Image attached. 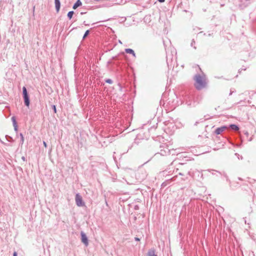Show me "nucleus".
I'll use <instances>...</instances> for the list:
<instances>
[{
  "label": "nucleus",
  "mask_w": 256,
  "mask_h": 256,
  "mask_svg": "<svg viewBox=\"0 0 256 256\" xmlns=\"http://www.w3.org/2000/svg\"><path fill=\"white\" fill-rule=\"evenodd\" d=\"M194 80L195 81L194 86L198 90H200L206 86V82L205 76L197 74L195 75Z\"/></svg>",
  "instance_id": "obj_1"
},
{
  "label": "nucleus",
  "mask_w": 256,
  "mask_h": 256,
  "mask_svg": "<svg viewBox=\"0 0 256 256\" xmlns=\"http://www.w3.org/2000/svg\"><path fill=\"white\" fill-rule=\"evenodd\" d=\"M160 148H161L160 152L156 154L154 156H156L158 154L164 156L170 154L171 150L168 149L167 146L162 145L160 146Z\"/></svg>",
  "instance_id": "obj_2"
},
{
  "label": "nucleus",
  "mask_w": 256,
  "mask_h": 256,
  "mask_svg": "<svg viewBox=\"0 0 256 256\" xmlns=\"http://www.w3.org/2000/svg\"><path fill=\"white\" fill-rule=\"evenodd\" d=\"M22 96L24 100V104L28 108L30 104V100L28 92L25 86H24L22 88Z\"/></svg>",
  "instance_id": "obj_3"
},
{
  "label": "nucleus",
  "mask_w": 256,
  "mask_h": 256,
  "mask_svg": "<svg viewBox=\"0 0 256 256\" xmlns=\"http://www.w3.org/2000/svg\"><path fill=\"white\" fill-rule=\"evenodd\" d=\"M76 203L78 206H82L85 205L84 202L82 200V196L79 194L76 195Z\"/></svg>",
  "instance_id": "obj_4"
},
{
  "label": "nucleus",
  "mask_w": 256,
  "mask_h": 256,
  "mask_svg": "<svg viewBox=\"0 0 256 256\" xmlns=\"http://www.w3.org/2000/svg\"><path fill=\"white\" fill-rule=\"evenodd\" d=\"M80 235L82 238V242L86 246H88V240L86 234L84 233V232H81Z\"/></svg>",
  "instance_id": "obj_5"
},
{
  "label": "nucleus",
  "mask_w": 256,
  "mask_h": 256,
  "mask_svg": "<svg viewBox=\"0 0 256 256\" xmlns=\"http://www.w3.org/2000/svg\"><path fill=\"white\" fill-rule=\"evenodd\" d=\"M226 128H227V126H222L221 127L218 128L215 130V133L216 134H220Z\"/></svg>",
  "instance_id": "obj_6"
},
{
  "label": "nucleus",
  "mask_w": 256,
  "mask_h": 256,
  "mask_svg": "<svg viewBox=\"0 0 256 256\" xmlns=\"http://www.w3.org/2000/svg\"><path fill=\"white\" fill-rule=\"evenodd\" d=\"M55 7L56 12H58L60 7V0H54Z\"/></svg>",
  "instance_id": "obj_7"
},
{
  "label": "nucleus",
  "mask_w": 256,
  "mask_h": 256,
  "mask_svg": "<svg viewBox=\"0 0 256 256\" xmlns=\"http://www.w3.org/2000/svg\"><path fill=\"white\" fill-rule=\"evenodd\" d=\"M147 256H157L155 254V250L154 248H152L150 250L147 254Z\"/></svg>",
  "instance_id": "obj_8"
},
{
  "label": "nucleus",
  "mask_w": 256,
  "mask_h": 256,
  "mask_svg": "<svg viewBox=\"0 0 256 256\" xmlns=\"http://www.w3.org/2000/svg\"><path fill=\"white\" fill-rule=\"evenodd\" d=\"M125 52L128 54H132L134 56L136 57V54L134 50L131 48L125 49Z\"/></svg>",
  "instance_id": "obj_9"
},
{
  "label": "nucleus",
  "mask_w": 256,
  "mask_h": 256,
  "mask_svg": "<svg viewBox=\"0 0 256 256\" xmlns=\"http://www.w3.org/2000/svg\"><path fill=\"white\" fill-rule=\"evenodd\" d=\"M82 3L80 0H78L74 4L72 8L74 9H76L78 7L80 6Z\"/></svg>",
  "instance_id": "obj_10"
},
{
  "label": "nucleus",
  "mask_w": 256,
  "mask_h": 256,
  "mask_svg": "<svg viewBox=\"0 0 256 256\" xmlns=\"http://www.w3.org/2000/svg\"><path fill=\"white\" fill-rule=\"evenodd\" d=\"M230 128L235 131H237L239 130V128L238 126L234 124H232L230 125Z\"/></svg>",
  "instance_id": "obj_11"
},
{
  "label": "nucleus",
  "mask_w": 256,
  "mask_h": 256,
  "mask_svg": "<svg viewBox=\"0 0 256 256\" xmlns=\"http://www.w3.org/2000/svg\"><path fill=\"white\" fill-rule=\"evenodd\" d=\"M74 14V11H70L68 12L67 16L70 20L72 18Z\"/></svg>",
  "instance_id": "obj_12"
},
{
  "label": "nucleus",
  "mask_w": 256,
  "mask_h": 256,
  "mask_svg": "<svg viewBox=\"0 0 256 256\" xmlns=\"http://www.w3.org/2000/svg\"><path fill=\"white\" fill-rule=\"evenodd\" d=\"M190 46L192 47H193L194 50H196V42L194 40V39L192 40L191 43H190Z\"/></svg>",
  "instance_id": "obj_13"
},
{
  "label": "nucleus",
  "mask_w": 256,
  "mask_h": 256,
  "mask_svg": "<svg viewBox=\"0 0 256 256\" xmlns=\"http://www.w3.org/2000/svg\"><path fill=\"white\" fill-rule=\"evenodd\" d=\"M12 122L13 126L17 125V123L16 122V118L14 116H12Z\"/></svg>",
  "instance_id": "obj_14"
},
{
  "label": "nucleus",
  "mask_w": 256,
  "mask_h": 256,
  "mask_svg": "<svg viewBox=\"0 0 256 256\" xmlns=\"http://www.w3.org/2000/svg\"><path fill=\"white\" fill-rule=\"evenodd\" d=\"M20 142L22 144H23L24 142V137L23 134L22 133H20Z\"/></svg>",
  "instance_id": "obj_15"
},
{
  "label": "nucleus",
  "mask_w": 256,
  "mask_h": 256,
  "mask_svg": "<svg viewBox=\"0 0 256 256\" xmlns=\"http://www.w3.org/2000/svg\"><path fill=\"white\" fill-rule=\"evenodd\" d=\"M89 33H90V30H87L85 32V33H84V35L83 36V39H84L89 34Z\"/></svg>",
  "instance_id": "obj_16"
},
{
  "label": "nucleus",
  "mask_w": 256,
  "mask_h": 256,
  "mask_svg": "<svg viewBox=\"0 0 256 256\" xmlns=\"http://www.w3.org/2000/svg\"><path fill=\"white\" fill-rule=\"evenodd\" d=\"M105 82L106 83H108L109 84H112V80L111 79H106Z\"/></svg>",
  "instance_id": "obj_17"
},
{
  "label": "nucleus",
  "mask_w": 256,
  "mask_h": 256,
  "mask_svg": "<svg viewBox=\"0 0 256 256\" xmlns=\"http://www.w3.org/2000/svg\"><path fill=\"white\" fill-rule=\"evenodd\" d=\"M52 109L54 111V113H56V106L55 105H52Z\"/></svg>",
  "instance_id": "obj_18"
},
{
  "label": "nucleus",
  "mask_w": 256,
  "mask_h": 256,
  "mask_svg": "<svg viewBox=\"0 0 256 256\" xmlns=\"http://www.w3.org/2000/svg\"><path fill=\"white\" fill-rule=\"evenodd\" d=\"M14 127V130L16 132H18V125H15V126H13Z\"/></svg>",
  "instance_id": "obj_19"
},
{
  "label": "nucleus",
  "mask_w": 256,
  "mask_h": 256,
  "mask_svg": "<svg viewBox=\"0 0 256 256\" xmlns=\"http://www.w3.org/2000/svg\"><path fill=\"white\" fill-rule=\"evenodd\" d=\"M134 240H136V241H140V239L137 237H136L134 238Z\"/></svg>",
  "instance_id": "obj_20"
},
{
  "label": "nucleus",
  "mask_w": 256,
  "mask_h": 256,
  "mask_svg": "<svg viewBox=\"0 0 256 256\" xmlns=\"http://www.w3.org/2000/svg\"><path fill=\"white\" fill-rule=\"evenodd\" d=\"M43 144H44V146L46 148V143L44 141L43 142Z\"/></svg>",
  "instance_id": "obj_21"
},
{
  "label": "nucleus",
  "mask_w": 256,
  "mask_h": 256,
  "mask_svg": "<svg viewBox=\"0 0 256 256\" xmlns=\"http://www.w3.org/2000/svg\"><path fill=\"white\" fill-rule=\"evenodd\" d=\"M235 155H236V156H238V159H240V155H239L238 154L236 153V154H235Z\"/></svg>",
  "instance_id": "obj_22"
},
{
  "label": "nucleus",
  "mask_w": 256,
  "mask_h": 256,
  "mask_svg": "<svg viewBox=\"0 0 256 256\" xmlns=\"http://www.w3.org/2000/svg\"><path fill=\"white\" fill-rule=\"evenodd\" d=\"M13 256H17V253L16 252H14L13 254Z\"/></svg>",
  "instance_id": "obj_23"
},
{
  "label": "nucleus",
  "mask_w": 256,
  "mask_h": 256,
  "mask_svg": "<svg viewBox=\"0 0 256 256\" xmlns=\"http://www.w3.org/2000/svg\"><path fill=\"white\" fill-rule=\"evenodd\" d=\"M22 159L24 160V161H25L26 160V158L24 156H22Z\"/></svg>",
  "instance_id": "obj_24"
},
{
  "label": "nucleus",
  "mask_w": 256,
  "mask_h": 256,
  "mask_svg": "<svg viewBox=\"0 0 256 256\" xmlns=\"http://www.w3.org/2000/svg\"><path fill=\"white\" fill-rule=\"evenodd\" d=\"M234 92V91H232V90H230V93L229 95H230V96L232 95V94Z\"/></svg>",
  "instance_id": "obj_25"
},
{
  "label": "nucleus",
  "mask_w": 256,
  "mask_h": 256,
  "mask_svg": "<svg viewBox=\"0 0 256 256\" xmlns=\"http://www.w3.org/2000/svg\"><path fill=\"white\" fill-rule=\"evenodd\" d=\"M159 2H164L165 0H158Z\"/></svg>",
  "instance_id": "obj_26"
},
{
  "label": "nucleus",
  "mask_w": 256,
  "mask_h": 256,
  "mask_svg": "<svg viewBox=\"0 0 256 256\" xmlns=\"http://www.w3.org/2000/svg\"><path fill=\"white\" fill-rule=\"evenodd\" d=\"M86 14V12H82L80 13V14Z\"/></svg>",
  "instance_id": "obj_27"
},
{
  "label": "nucleus",
  "mask_w": 256,
  "mask_h": 256,
  "mask_svg": "<svg viewBox=\"0 0 256 256\" xmlns=\"http://www.w3.org/2000/svg\"><path fill=\"white\" fill-rule=\"evenodd\" d=\"M240 159H242V156H240Z\"/></svg>",
  "instance_id": "obj_28"
}]
</instances>
